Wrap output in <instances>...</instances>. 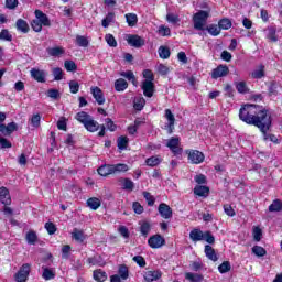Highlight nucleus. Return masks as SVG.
Segmentation results:
<instances>
[{"label":"nucleus","instance_id":"nucleus-1","mask_svg":"<svg viewBox=\"0 0 282 282\" xmlns=\"http://www.w3.org/2000/svg\"><path fill=\"white\" fill-rule=\"evenodd\" d=\"M239 118L246 124L257 127L263 135H267L272 127V115L259 105L245 104L239 110Z\"/></svg>","mask_w":282,"mask_h":282},{"label":"nucleus","instance_id":"nucleus-2","mask_svg":"<svg viewBox=\"0 0 282 282\" xmlns=\"http://www.w3.org/2000/svg\"><path fill=\"white\" fill-rule=\"evenodd\" d=\"M208 17H210V13L208 11L199 10L193 15V23H194V30H199L200 32H204V30H207L208 34L210 36H219L221 34V29L217 24H209L206 25V21H208Z\"/></svg>","mask_w":282,"mask_h":282},{"label":"nucleus","instance_id":"nucleus-3","mask_svg":"<svg viewBox=\"0 0 282 282\" xmlns=\"http://www.w3.org/2000/svg\"><path fill=\"white\" fill-rule=\"evenodd\" d=\"M75 120H77V122L83 124V127L89 133H96V131L100 129V131L98 132V137L105 138L107 128L105 127V124H100L98 123V121L94 120V117H91V115H89L88 112L86 111L77 112L75 116Z\"/></svg>","mask_w":282,"mask_h":282},{"label":"nucleus","instance_id":"nucleus-4","mask_svg":"<svg viewBox=\"0 0 282 282\" xmlns=\"http://www.w3.org/2000/svg\"><path fill=\"white\" fill-rule=\"evenodd\" d=\"M127 171H129V165L126 163L104 164L97 169V173L101 177H109V175H120V173H127Z\"/></svg>","mask_w":282,"mask_h":282},{"label":"nucleus","instance_id":"nucleus-5","mask_svg":"<svg viewBox=\"0 0 282 282\" xmlns=\"http://www.w3.org/2000/svg\"><path fill=\"white\" fill-rule=\"evenodd\" d=\"M180 137H172L167 140L166 147L170 149L174 158H180L184 153V149L180 147Z\"/></svg>","mask_w":282,"mask_h":282},{"label":"nucleus","instance_id":"nucleus-6","mask_svg":"<svg viewBox=\"0 0 282 282\" xmlns=\"http://www.w3.org/2000/svg\"><path fill=\"white\" fill-rule=\"evenodd\" d=\"M185 153L191 164H202V162L206 160V156L204 155V153L198 150H186Z\"/></svg>","mask_w":282,"mask_h":282},{"label":"nucleus","instance_id":"nucleus-7","mask_svg":"<svg viewBox=\"0 0 282 282\" xmlns=\"http://www.w3.org/2000/svg\"><path fill=\"white\" fill-rule=\"evenodd\" d=\"M230 74V68L226 64H220L216 68L212 70V78L213 80H217L219 78H226Z\"/></svg>","mask_w":282,"mask_h":282},{"label":"nucleus","instance_id":"nucleus-8","mask_svg":"<svg viewBox=\"0 0 282 282\" xmlns=\"http://www.w3.org/2000/svg\"><path fill=\"white\" fill-rule=\"evenodd\" d=\"M148 246L152 248V250H158V248L166 246V239H164L162 235L155 234L148 239Z\"/></svg>","mask_w":282,"mask_h":282},{"label":"nucleus","instance_id":"nucleus-9","mask_svg":"<svg viewBox=\"0 0 282 282\" xmlns=\"http://www.w3.org/2000/svg\"><path fill=\"white\" fill-rule=\"evenodd\" d=\"M30 263H24L19 269V271L14 274V280L17 282H25L28 281V276H30V270H31Z\"/></svg>","mask_w":282,"mask_h":282},{"label":"nucleus","instance_id":"nucleus-10","mask_svg":"<svg viewBox=\"0 0 282 282\" xmlns=\"http://www.w3.org/2000/svg\"><path fill=\"white\" fill-rule=\"evenodd\" d=\"M127 43L131 47H137V48L144 47L145 45L144 39L138 34H128Z\"/></svg>","mask_w":282,"mask_h":282},{"label":"nucleus","instance_id":"nucleus-11","mask_svg":"<svg viewBox=\"0 0 282 282\" xmlns=\"http://www.w3.org/2000/svg\"><path fill=\"white\" fill-rule=\"evenodd\" d=\"M14 131H19L17 122L12 121L8 124L0 123V133H2V135L10 137Z\"/></svg>","mask_w":282,"mask_h":282},{"label":"nucleus","instance_id":"nucleus-12","mask_svg":"<svg viewBox=\"0 0 282 282\" xmlns=\"http://www.w3.org/2000/svg\"><path fill=\"white\" fill-rule=\"evenodd\" d=\"M158 210L162 219H171L173 217V209L166 203H161Z\"/></svg>","mask_w":282,"mask_h":282},{"label":"nucleus","instance_id":"nucleus-13","mask_svg":"<svg viewBox=\"0 0 282 282\" xmlns=\"http://www.w3.org/2000/svg\"><path fill=\"white\" fill-rule=\"evenodd\" d=\"M34 14H35V20H37L44 28L52 26V21H50V18L43 11L36 9L34 11Z\"/></svg>","mask_w":282,"mask_h":282},{"label":"nucleus","instance_id":"nucleus-14","mask_svg":"<svg viewBox=\"0 0 282 282\" xmlns=\"http://www.w3.org/2000/svg\"><path fill=\"white\" fill-rule=\"evenodd\" d=\"M165 118L167 120V134L172 135L175 131V115H173L171 109H165Z\"/></svg>","mask_w":282,"mask_h":282},{"label":"nucleus","instance_id":"nucleus-15","mask_svg":"<svg viewBox=\"0 0 282 282\" xmlns=\"http://www.w3.org/2000/svg\"><path fill=\"white\" fill-rule=\"evenodd\" d=\"M0 203L3 206H10L12 204V197L10 196V189L8 187H0Z\"/></svg>","mask_w":282,"mask_h":282},{"label":"nucleus","instance_id":"nucleus-16","mask_svg":"<svg viewBox=\"0 0 282 282\" xmlns=\"http://www.w3.org/2000/svg\"><path fill=\"white\" fill-rule=\"evenodd\" d=\"M86 262L88 265H97L98 268H105V265H107V261H105V258L100 254L87 258Z\"/></svg>","mask_w":282,"mask_h":282},{"label":"nucleus","instance_id":"nucleus-17","mask_svg":"<svg viewBox=\"0 0 282 282\" xmlns=\"http://www.w3.org/2000/svg\"><path fill=\"white\" fill-rule=\"evenodd\" d=\"M204 252H205V257H207L209 261H213L214 263H216V261H219V253H217V251L215 250V248H213V246L205 245Z\"/></svg>","mask_w":282,"mask_h":282},{"label":"nucleus","instance_id":"nucleus-18","mask_svg":"<svg viewBox=\"0 0 282 282\" xmlns=\"http://www.w3.org/2000/svg\"><path fill=\"white\" fill-rule=\"evenodd\" d=\"M90 93L93 94V98L96 100L97 105H105V93H102L100 87H91Z\"/></svg>","mask_w":282,"mask_h":282},{"label":"nucleus","instance_id":"nucleus-19","mask_svg":"<svg viewBox=\"0 0 282 282\" xmlns=\"http://www.w3.org/2000/svg\"><path fill=\"white\" fill-rule=\"evenodd\" d=\"M141 89L143 90L145 98H153V94L155 93V84H153V82H143Z\"/></svg>","mask_w":282,"mask_h":282},{"label":"nucleus","instance_id":"nucleus-20","mask_svg":"<svg viewBox=\"0 0 282 282\" xmlns=\"http://www.w3.org/2000/svg\"><path fill=\"white\" fill-rule=\"evenodd\" d=\"M194 195H196L197 197H208V195H210V187L206 186V185H196L194 187Z\"/></svg>","mask_w":282,"mask_h":282},{"label":"nucleus","instance_id":"nucleus-21","mask_svg":"<svg viewBox=\"0 0 282 282\" xmlns=\"http://www.w3.org/2000/svg\"><path fill=\"white\" fill-rule=\"evenodd\" d=\"M30 74L31 78H33V80H36V83H45V70L32 68Z\"/></svg>","mask_w":282,"mask_h":282},{"label":"nucleus","instance_id":"nucleus-22","mask_svg":"<svg viewBox=\"0 0 282 282\" xmlns=\"http://www.w3.org/2000/svg\"><path fill=\"white\" fill-rule=\"evenodd\" d=\"M189 239L194 243H197V241H204V231L197 228L192 229L189 232Z\"/></svg>","mask_w":282,"mask_h":282},{"label":"nucleus","instance_id":"nucleus-23","mask_svg":"<svg viewBox=\"0 0 282 282\" xmlns=\"http://www.w3.org/2000/svg\"><path fill=\"white\" fill-rule=\"evenodd\" d=\"M144 281L153 282L162 279V272L160 271H147L143 275Z\"/></svg>","mask_w":282,"mask_h":282},{"label":"nucleus","instance_id":"nucleus-24","mask_svg":"<svg viewBox=\"0 0 282 282\" xmlns=\"http://www.w3.org/2000/svg\"><path fill=\"white\" fill-rule=\"evenodd\" d=\"M15 28L18 32H22V34H28V32H30V24L21 18L17 20Z\"/></svg>","mask_w":282,"mask_h":282},{"label":"nucleus","instance_id":"nucleus-25","mask_svg":"<svg viewBox=\"0 0 282 282\" xmlns=\"http://www.w3.org/2000/svg\"><path fill=\"white\" fill-rule=\"evenodd\" d=\"M88 208L90 210H98L100 206H102V202L98 197H90L86 202Z\"/></svg>","mask_w":282,"mask_h":282},{"label":"nucleus","instance_id":"nucleus-26","mask_svg":"<svg viewBox=\"0 0 282 282\" xmlns=\"http://www.w3.org/2000/svg\"><path fill=\"white\" fill-rule=\"evenodd\" d=\"M93 279L97 282H105L108 279L107 272H105L102 269H96L93 272Z\"/></svg>","mask_w":282,"mask_h":282},{"label":"nucleus","instance_id":"nucleus-27","mask_svg":"<svg viewBox=\"0 0 282 282\" xmlns=\"http://www.w3.org/2000/svg\"><path fill=\"white\" fill-rule=\"evenodd\" d=\"M120 184H122V189L123 191H133V188H135V184L133 183V181H131V178H124L121 177L119 178Z\"/></svg>","mask_w":282,"mask_h":282},{"label":"nucleus","instance_id":"nucleus-28","mask_svg":"<svg viewBox=\"0 0 282 282\" xmlns=\"http://www.w3.org/2000/svg\"><path fill=\"white\" fill-rule=\"evenodd\" d=\"M129 88V83L124 78H119L115 82V90L118 93L126 91Z\"/></svg>","mask_w":282,"mask_h":282},{"label":"nucleus","instance_id":"nucleus-29","mask_svg":"<svg viewBox=\"0 0 282 282\" xmlns=\"http://www.w3.org/2000/svg\"><path fill=\"white\" fill-rule=\"evenodd\" d=\"M159 57L163 61H167V58H171V48L169 46L161 45L158 50Z\"/></svg>","mask_w":282,"mask_h":282},{"label":"nucleus","instance_id":"nucleus-30","mask_svg":"<svg viewBox=\"0 0 282 282\" xmlns=\"http://www.w3.org/2000/svg\"><path fill=\"white\" fill-rule=\"evenodd\" d=\"M126 23L129 28H135L138 25V14L135 13H126Z\"/></svg>","mask_w":282,"mask_h":282},{"label":"nucleus","instance_id":"nucleus-31","mask_svg":"<svg viewBox=\"0 0 282 282\" xmlns=\"http://www.w3.org/2000/svg\"><path fill=\"white\" fill-rule=\"evenodd\" d=\"M26 243H29V246H36V241H39V236L36 235V231L34 230H30L26 236Z\"/></svg>","mask_w":282,"mask_h":282},{"label":"nucleus","instance_id":"nucleus-32","mask_svg":"<svg viewBox=\"0 0 282 282\" xmlns=\"http://www.w3.org/2000/svg\"><path fill=\"white\" fill-rule=\"evenodd\" d=\"M185 279L189 282H202L204 281V275L199 273L187 272L185 273Z\"/></svg>","mask_w":282,"mask_h":282},{"label":"nucleus","instance_id":"nucleus-33","mask_svg":"<svg viewBox=\"0 0 282 282\" xmlns=\"http://www.w3.org/2000/svg\"><path fill=\"white\" fill-rule=\"evenodd\" d=\"M117 147L119 151H126L127 147H129V138L121 135L117 139Z\"/></svg>","mask_w":282,"mask_h":282},{"label":"nucleus","instance_id":"nucleus-34","mask_svg":"<svg viewBox=\"0 0 282 282\" xmlns=\"http://www.w3.org/2000/svg\"><path fill=\"white\" fill-rule=\"evenodd\" d=\"M145 164H147V166H151L153 169V167L160 166V164H162V159L156 155H153L145 160Z\"/></svg>","mask_w":282,"mask_h":282},{"label":"nucleus","instance_id":"nucleus-35","mask_svg":"<svg viewBox=\"0 0 282 282\" xmlns=\"http://www.w3.org/2000/svg\"><path fill=\"white\" fill-rule=\"evenodd\" d=\"M282 210V200L276 198L269 206V213H281Z\"/></svg>","mask_w":282,"mask_h":282},{"label":"nucleus","instance_id":"nucleus-36","mask_svg":"<svg viewBox=\"0 0 282 282\" xmlns=\"http://www.w3.org/2000/svg\"><path fill=\"white\" fill-rule=\"evenodd\" d=\"M118 276H120L122 281H127V279H129V267H127V264L119 265Z\"/></svg>","mask_w":282,"mask_h":282},{"label":"nucleus","instance_id":"nucleus-37","mask_svg":"<svg viewBox=\"0 0 282 282\" xmlns=\"http://www.w3.org/2000/svg\"><path fill=\"white\" fill-rule=\"evenodd\" d=\"M267 39L271 43H276V41H279V37L276 36V26H269L268 28Z\"/></svg>","mask_w":282,"mask_h":282},{"label":"nucleus","instance_id":"nucleus-38","mask_svg":"<svg viewBox=\"0 0 282 282\" xmlns=\"http://www.w3.org/2000/svg\"><path fill=\"white\" fill-rule=\"evenodd\" d=\"M269 96H279V83L276 80L270 82L268 86Z\"/></svg>","mask_w":282,"mask_h":282},{"label":"nucleus","instance_id":"nucleus-39","mask_svg":"<svg viewBox=\"0 0 282 282\" xmlns=\"http://www.w3.org/2000/svg\"><path fill=\"white\" fill-rule=\"evenodd\" d=\"M235 87L238 94H248L250 88H248V84L246 82H236Z\"/></svg>","mask_w":282,"mask_h":282},{"label":"nucleus","instance_id":"nucleus-40","mask_svg":"<svg viewBox=\"0 0 282 282\" xmlns=\"http://www.w3.org/2000/svg\"><path fill=\"white\" fill-rule=\"evenodd\" d=\"M72 238L75 239V241H79V243H83V241H85V232H83V230H79L78 228H74L72 232Z\"/></svg>","mask_w":282,"mask_h":282},{"label":"nucleus","instance_id":"nucleus-41","mask_svg":"<svg viewBox=\"0 0 282 282\" xmlns=\"http://www.w3.org/2000/svg\"><path fill=\"white\" fill-rule=\"evenodd\" d=\"M265 77V66L261 65L259 69H256L251 73V78L257 80Z\"/></svg>","mask_w":282,"mask_h":282},{"label":"nucleus","instance_id":"nucleus-42","mask_svg":"<svg viewBox=\"0 0 282 282\" xmlns=\"http://www.w3.org/2000/svg\"><path fill=\"white\" fill-rule=\"evenodd\" d=\"M218 28L220 30H230L232 28V21L228 18H223L218 21Z\"/></svg>","mask_w":282,"mask_h":282},{"label":"nucleus","instance_id":"nucleus-43","mask_svg":"<svg viewBox=\"0 0 282 282\" xmlns=\"http://www.w3.org/2000/svg\"><path fill=\"white\" fill-rule=\"evenodd\" d=\"M42 276L45 281H52V279H56V273L50 268H43Z\"/></svg>","mask_w":282,"mask_h":282},{"label":"nucleus","instance_id":"nucleus-44","mask_svg":"<svg viewBox=\"0 0 282 282\" xmlns=\"http://www.w3.org/2000/svg\"><path fill=\"white\" fill-rule=\"evenodd\" d=\"M47 54L50 56H61L65 54V48H63L62 46L51 47V48H47Z\"/></svg>","mask_w":282,"mask_h":282},{"label":"nucleus","instance_id":"nucleus-45","mask_svg":"<svg viewBox=\"0 0 282 282\" xmlns=\"http://www.w3.org/2000/svg\"><path fill=\"white\" fill-rule=\"evenodd\" d=\"M140 232L142 237H149V234L151 232V223L143 221L140 226Z\"/></svg>","mask_w":282,"mask_h":282},{"label":"nucleus","instance_id":"nucleus-46","mask_svg":"<svg viewBox=\"0 0 282 282\" xmlns=\"http://www.w3.org/2000/svg\"><path fill=\"white\" fill-rule=\"evenodd\" d=\"M115 19H116V13L108 12L106 18H104L101 21L102 28H107L109 24L113 23Z\"/></svg>","mask_w":282,"mask_h":282},{"label":"nucleus","instance_id":"nucleus-47","mask_svg":"<svg viewBox=\"0 0 282 282\" xmlns=\"http://www.w3.org/2000/svg\"><path fill=\"white\" fill-rule=\"evenodd\" d=\"M232 270V265H230V261H224L218 267V272L220 274H226L227 272H230Z\"/></svg>","mask_w":282,"mask_h":282},{"label":"nucleus","instance_id":"nucleus-48","mask_svg":"<svg viewBox=\"0 0 282 282\" xmlns=\"http://www.w3.org/2000/svg\"><path fill=\"white\" fill-rule=\"evenodd\" d=\"M203 241H206L209 246L215 245V236L210 230L204 231Z\"/></svg>","mask_w":282,"mask_h":282},{"label":"nucleus","instance_id":"nucleus-49","mask_svg":"<svg viewBox=\"0 0 282 282\" xmlns=\"http://www.w3.org/2000/svg\"><path fill=\"white\" fill-rule=\"evenodd\" d=\"M105 41L109 45V47H118V41H116V37L113 34L108 33L105 35Z\"/></svg>","mask_w":282,"mask_h":282},{"label":"nucleus","instance_id":"nucleus-50","mask_svg":"<svg viewBox=\"0 0 282 282\" xmlns=\"http://www.w3.org/2000/svg\"><path fill=\"white\" fill-rule=\"evenodd\" d=\"M251 250L253 254H256V257H265V254H268V251L265 250V248L261 246H253Z\"/></svg>","mask_w":282,"mask_h":282},{"label":"nucleus","instance_id":"nucleus-51","mask_svg":"<svg viewBox=\"0 0 282 282\" xmlns=\"http://www.w3.org/2000/svg\"><path fill=\"white\" fill-rule=\"evenodd\" d=\"M64 67L66 72H76L78 69V66L76 65V62L72 59H67L64 62Z\"/></svg>","mask_w":282,"mask_h":282},{"label":"nucleus","instance_id":"nucleus-52","mask_svg":"<svg viewBox=\"0 0 282 282\" xmlns=\"http://www.w3.org/2000/svg\"><path fill=\"white\" fill-rule=\"evenodd\" d=\"M76 44L79 47H89V40H87V37H85L83 35H77L76 36Z\"/></svg>","mask_w":282,"mask_h":282},{"label":"nucleus","instance_id":"nucleus-53","mask_svg":"<svg viewBox=\"0 0 282 282\" xmlns=\"http://www.w3.org/2000/svg\"><path fill=\"white\" fill-rule=\"evenodd\" d=\"M44 228L48 235H56V230H58V228H56V225L52 221L45 223Z\"/></svg>","mask_w":282,"mask_h":282},{"label":"nucleus","instance_id":"nucleus-54","mask_svg":"<svg viewBox=\"0 0 282 282\" xmlns=\"http://www.w3.org/2000/svg\"><path fill=\"white\" fill-rule=\"evenodd\" d=\"M46 96L53 98V100H58V98H61V91L56 88H51L46 91Z\"/></svg>","mask_w":282,"mask_h":282},{"label":"nucleus","instance_id":"nucleus-55","mask_svg":"<svg viewBox=\"0 0 282 282\" xmlns=\"http://www.w3.org/2000/svg\"><path fill=\"white\" fill-rule=\"evenodd\" d=\"M0 41H8L9 43L12 42V34L8 29H2L0 32Z\"/></svg>","mask_w":282,"mask_h":282},{"label":"nucleus","instance_id":"nucleus-56","mask_svg":"<svg viewBox=\"0 0 282 282\" xmlns=\"http://www.w3.org/2000/svg\"><path fill=\"white\" fill-rule=\"evenodd\" d=\"M224 91H225L226 98H235V88H232L230 84H226L224 86Z\"/></svg>","mask_w":282,"mask_h":282},{"label":"nucleus","instance_id":"nucleus-57","mask_svg":"<svg viewBox=\"0 0 282 282\" xmlns=\"http://www.w3.org/2000/svg\"><path fill=\"white\" fill-rule=\"evenodd\" d=\"M70 254H72V246L64 245L62 247V259H69Z\"/></svg>","mask_w":282,"mask_h":282},{"label":"nucleus","instance_id":"nucleus-58","mask_svg":"<svg viewBox=\"0 0 282 282\" xmlns=\"http://www.w3.org/2000/svg\"><path fill=\"white\" fill-rule=\"evenodd\" d=\"M132 261H134L139 268H147V260H144V257L142 256H134Z\"/></svg>","mask_w":282,"mask_h":282},{"label":"nucleus","instance_id":"nucleus-59","mask_svg":"<svg viewBox=\"0 0 282 282\" xmlns=\"http://www.w3.org/2000/svg\"><path fill=\"white\" fill-rule=\"evenodd\" d=\"M143 197L147 200L148 206H155V197L149 192H143Z\"/></svg>","mask_w":282,"mask_h":282},{"label":"nucleus","instance_id":"nucleus-60","mask_svg":"<svg viewBox=\"0 0 282 282\" xmlns=\"http://www.w3.org/2000/svg\"><path fill=\"white\" fill-rule=\"evenodd\" d=\"M143 78H145V82L153 83V80H155V75L153 74V70L144 69L143 70Z\"/></svg>","mask_w":282,"mask_h":282},{"label":"nucleus","instance_id":"nucleus-61","mask_svg":"<svg viewBox=\"0 0 282 282\" xmlns=\"http://www.w3.org/2000/svg\"><path fill=\"white\" fill-rule=\"evenodd\" d=\"M52 74L54 76V80H63V68L55 67L53 68Z\"/></svg>","mask_w":282,"mask_h":282},{"label":"nucleus","instance_id":"nucleus-62","mask_svg":"<svg viewBox=\"0 0 282 282\" xmlns=\"http://www.w3.org/2000/svg\"><path fill=\"white\" fill-rule=\"evenodd\" d=\"M31 124L32 127H34L35 129H39V127H41V115L36 113L33 115L31 118Z\"/></svg>","mask_w":282,"mask_h":282},{"label":"nucleus","instance_id":"nucleus-63","mask_svg":"<svg viewBox=\"0 0 282 282\" xmlns=\"http://www.w3.org/2000/svg\"><path fill=\"white\" fill-rule=\"evenodd\" d=\"M31 28L33 32H42L43 31V25L36 20L31 21Z\"/></svg>","mask_w":282,"mask_h":282},{"label":"nucleus","instance_id":"nucleus-64","mask_svg":"<svg viewBox=\"0 0 282 282\" xmlns=\"http://www.w3.org/2000/svg\"><path fill=\"white\" fill-rule=\"evenodd\" d=\"M159 34H161V36H171V28L161 25L159 28Z\"/></svg>","mask_w":282,"mask_h":282}]
</instances>
